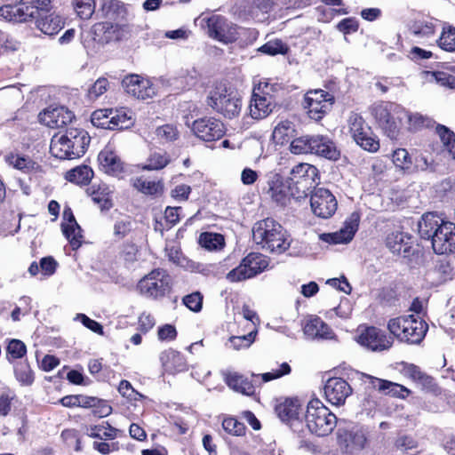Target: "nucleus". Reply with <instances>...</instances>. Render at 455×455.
<instances>
[{
	"label": "nucleus",
	"instance_id": "obj_16",
	"mask_svg": "<svg viewBox=\"0 0 455 455\" xmlns=\"http://www.w3.org/2000/svg\"><path fill=\"white\" fill-rule=\"evenodd\" d=\"M210 37L223 44L233 43L238 38V27L220 15H212L206 20Z\"/></svg>",
	"mask_w": 455,
	"mask_h": 455
},
{
	"label": "nucleus",
	"instance_id": "obj_51",
	"mask_svg": "<svg viewBox=\"0 0 455 455\" xmlns=\"http://www.w3.org/2000/svg\"><path fill=\"white\" fill-rule=\"evenodd\" d=\"M222 427L224 430L235 436L245 435L246 427L243 423L238 421L235 418L228 417L223 419Z\"/></svg>",
	"mask_w": 455,
	"mask_h": 455
},
{
	"label": "nucleus",
	"instance_id": "obj_33",
	"mask_svg": "<svg viewBox=\"0 0 455 455\" xmlns=\"http://www.w3.org/2000/svg\"><path fill=\"white\" fill-rule=\"evenodd\" d=\"M250 116L253 119H262L272 112L271 97L259 95L253 91L249 105Z\"/></svg>",
	"mask_w": 455,
	"mask_h": 455
},
{
	"label": "nucleus",
	"instance_id": "obj_20",
	"mask_svg": "<svg viewBox=\"0 0 455 455\" xmlns=\"http://www.w3.org/2000/svg\"><path fill=\"white\" fill-rule=\"evenodd\" d=\"M192 131L198 139L206 142L219 140L226 132L224 124L214 117H203L195 120Z\"/></svg>",
	"mask_w": 455,
	"mask_h": 455
},
{
	"label": "nucleus",
	"instance_id": "obj_62",
	"mask_svg": "<svg viewBox=\"0 0 455 455\" xmlns=\"http://www.w3.org/2000/svg\"><path fill=\"white\" fill-rule=\"evenodd\" d=\"M337 29L344 35L355 33L358 30L359 24L355 18H346L340 20L337 26Z\"/></svg>",
	"mask_w": 455,
	"mask_h": 455
},
{
	"label": "nucleus",
	"instance_id": "obj_40",
	"mask_svg": "<svg viewBox=\"0 0 455 455\" xmlns=\"http://www.w3.org/2000/svg\"><path fill=\"white\" fill-rule=\"evenodd\" d=\"M438 164L432 159L423 154L416 156L413 159L411 167H409V174L417 172L433 173L436 172Z\"/></svg>",
	"mask_w": 455,
	"mask_h": 455
},
{
	"label": "nucleus",
	"instance_id": "obj_56",
	"mask_svg": "<svg viewBox=\"0 0 455 455\" xmlns=\"http://www.w3.org/2000/svg\"><path fill=\"white\" fill-rule=\"evenodd\" d=\"M408 121L409 128L413 131H418L424 127H430L434 124L432 119L419 113L408 115Z\"/></svg>",
	"mask_w": 455,
	"mask_h": 455
},
{
	"label": "nucleus",
	"instance_id": "obj_18",
	"mask_svg": "<svg viewBox=\"0 0 455 455\" xmlns=\"http://www.w3.org/2000/svg\"><path fill=\"white\" fill-rule=\"evenodd\" d=\"M310 205L315 216L328 219L335 213L338 202L329 189L317 188L311 194Z\"/></svg>",
	"mask_w": 455,
	"mask_h": 455
},
{
	"label": "nucleus",
	"instance_id": "obj_57",
	"mask_svg": "<svg viewBox=\"0 0 455 455\" xmlns=\"http://www.w3.org/2000/svg\"><path fill=\"white\" fill-rule=\"evenodd\" d=\"M255 332L251 331L247 335L243 336H232L228 343L231 347L235 350H239L241 348L249 347L254 340Z\"/></svg>",
	"mask_w": 455,
	"mask_h": 455
},
{
	"label": "nucleus",
	"instance_id": "obj_63",
	"mask_svg": "<svg viewBox=\"0 0 455 455\" xmlns=\"http://www.w3.org/2000/svg\"><path fill=\"white\" fill-rule=\"evenodd\" d=\"M132 230V221L129 219H124L116 221L114 225V235L117 239H123Z\"/></svg>",
	"mask_w": 455,
	"mask_h": 455
},
{
	"label": "nucleus",
	"instance_id": "obj_1",
	"mask_svg": "<svg viewBox=\"0 0 455 455\" xmlns=\"http://www.w3.org/2000/svg\"><path fill=\"white\" fill-rule=\"evenodd\" d=\"M418 231L422 239L431 240L435 253L448 254L455 251L454 223L444 221L433 212H427L418 223Z\"/></svg>",
	"mask_w": 455,
	"mask_h": 455
},
{
	"label": "nucleus",
	"instance_id": "obj_36",
	"mask_svg": "<svg viewBox=\"0 0 455 455\" xmlns=\"http://www.w3.org/2000/svg\"><path fill=\"white\" fill-rule=\"evenodd\" d=\"M87 194L92 197V201L100 204L102 210H108L111 206L109 190L107 185H92L87 188Z\"/></svg>",
	"mask_w": 455,
	"mask_h": 455
},
{
	"label": "nucleus",
	"instance_id": "obj_29",
	"mask_svg": "<svg viewBox=\"0 0 455 455\" xmlns=\"http://www.w3.org/2000/svg\"><path fill=\"white\" fill-rule=\"evenodd\" d=\"M159 359L163 368L168 373L176 374L188 370V364L183 355L173 349L163 351Z\"/></svg>",
	"mask_w": 455,
	"mask_h": 455
},
{
	"label": "nucleus",
	"instance_id": "obj_5",
	"mask_svg": "<svg viewBox=\"0 0 455 455\" xmlns=\"http://www.w3.org/2000/svg\"><path fill=\"white\" fill-rule=\"evenodd\" d=\"M206 102L215 112L230 119L237 116L242 108L237 91L223 82L215 84L209 91Z\"/></svg>",
	"mask_w": 455,
	"mask_h": 455
},
{
	"label": "nucleus",
	"instance_id": "obj_31",
	"mask_svg": "<svg viewBox=\"0 0 455 455\" xmlns=\"http://www.w3.org/2000/svg\"><path fill=\"white\" fill-rule=\"evenodd\" d=\"M37 14L36 26L44 35L54 36L58 34L65 25L63 18L55 12Z\"/></svg>",
	"mask_w": 455,
	"mask_h": 455
},
{
	"label": "nucleus",
	"instance_id": "obj_15",
	"mask_svg": "<svg viewBox=\"0 0 455 455\" xmlns=\"http://www.w3.org/2000/svg\"><path fill=\"white\" fill-rule=\"evenodd\" d=\"M319 179L317 168L307 163L295 165L288 178L295 190L301 194V197L307 196V192L318 183Z\"/></svg>",
	"mask_w": 455,
	"mask_h": 455
},
{
	"label": "nucleus",
	"instance_id": "obj_44",
	"mask_svg": "<svg viewBox=\"0 0 455 455\" xmlns=\"http://www.w3.org/2000/svg\"><path fill=\"white\" fill-rule=\"evenodd\" d=\"M426 77L429 82H435L437 84L455 89V76L443 71H427Z\"/></svg>",
	"mask_w": 455,
	"mask_h": 455
},
{
	"label": "nucleus",
	"instance_id": "obj_34",
	"mask_svg": "<svg viewBox=\"0 0 455 455\" xmlns=\"http://www.w3.org/2000/svg\"><path fill=\"white\" fill-rule=\"evenodd\" d=\"M357 219H355L354 221L346 222L345 228L340 229L339 232L322 235V239L325 242L332 243H348L353 239L357 230Z\"/></svg>",
	"mask_w": 455,
	"mask_h": 455
},
{
	"label": "nucleus",
	"instance_id": "obj_46",
	"mask_svg": "<svg viewBox=\"0 0 455 455\" xmlns=\"http://www.w3.org/2000/svg\"><path fill=\"white\" fill-rule=\"evenodd\" d=\"M392 160L397 168L409 174V167L412 166L413 160L405 148H397L394 151Z\"/></svg>",
	"mask_w": 455,
	"mask_h": 455
},
{
	"label": "nucleus",
	"instance_id": "obj_30",
	"mask_svg": "<svg viewBox=\"0 0 455 455\" xmlns=\"http://www.w3.org/2000/svg\"><path fill=\"white\" fill-rule=\"evenodd\" d=\"M5 163L24 173H36L41 172V166L28 156L18 152H10L4 156Z\"/></svg>",
	"mask_w": 455,
	"mask_h": 455
},
{
	"label": "nucleus",
	"instance_id": "obj_54",
	"mask_svg": "<svg viewBox=\"0 0 455 455\" xmlns=\"http://www.w3.org/2000/svg\"><path fill=\"white\" fill-rule=\"evenodd\" d=\"M14 373L16 379L23 385H30L34 380L32 371L27 363H17L14 367Z\"/></svg>",
	"mask_w": 455,
	"mask_h": 455
},
{
	"label": "nucleus",
	"instance_id": "obj_14",
	"mask_svg": "<svg viewBox=\"0 0 455 455\" xmlns=\"http://www.w3.org/2000/svg\"><path fill=\"white\" fill-rule=\"evenodd\" d=\"M266 193L278 205L285 206L291 198L299 199L301 194L298 193L289 180H284L278 173L267 175Z\"/></svg>",
	"mask_w": 455,
	"mask_h": 455
},
{
	"label": "nucleus",
	"instance_id": "obj_37",
	"mask_svg": "<svg viewBox=\"0 0 455 455\" xmlns=\"http://www.w3.org/2000/svg\"><path fill=\"white\" fill-rule=\"evenodd\" d=\"M93 177V171L87 165H80L70 170L66 179L76 185L84 186L90 183Z\"/></svg>",
	"mask_w": 455,
	"mask_h": 455
},
{
	"label": "nucleus",
	"instance_id": "obj_61",
	"mask_svg": "<svg viewBox=\"0 0 455 455\" xmlns=\"http://www.w3.org/2000/svg\"><path fill=\"white\" fill-rule=\"evenodd\" d=\"M76 320H80L84 326L91 330L92 331L103 335V326L95 320L91 319L84 314H77L75 317Z\"/></svg>",
	"mask_w": 455,
	"mask_h": 455
},
{
	"label": "nucleus",
	"instance_id": "obj_50",
	"mask_svg": "<svg viewBox=\"0 0 455 455\" xmlns=\"http://www.w3.org/2000/svg\"><path fill=\"white\" fill-rule=\"evenodd\" d=\"M170 162V157L166 153L155 152L152 153L148 163L143 166V170H161L164 168Z\"/></svg>",
	"mask_w": 455,
	"mask_h": 455
},
{
	"label": "nucleus",
	"instance_id": "obj_48",
	"mask_svg": "<svg viewBox=\"0 0 455 455\" xmlns=\"http://www.w3.org/2000/svg\"><path fill=\"white\" fill-rule=\"evenodd\" d=\"M117 26L114 25L110 22H100L93 26V32L96 36H100V34H103L102 37L100 38L102 42H109L116 36H115V34L116 32Z\"/></svg>",
	"mask_w": 455,
	"mask_h": 455
},
{
	"label": "nucleus",
	"instance_id": "obj_27",
	"mask_svg": "<svg viewBox=\"0 0 455 455\" xmlns=\"http://www.w3.org/2000/svg\"><path fill=\"white\" fill-rule=\"evenodd\" d=\"M74 117V114L63 107L52 110L46 109L39 115L40 121L52 129L63 127L70 123Z\"/></svg>",
	"mask_w": 455,
	"mask_h": 455
},
{
	"label": "nucleus",
	"instance_id": "obj_32",
	"mask_svg": "<svg viewBox=\"0 0 455 455\" xmlns=\"http://www.w3.org/2000/svg\"><path fill=\"white\" fill-rule=\"evenodd\" d=\"M97 15L112 20H124L127 10L125 4L119 0H101Z\"/></svg>",
	"mask_w": 455,
	"mask_h": 455
},
{
	"label": "nucleus",
	"instance_id": "obj_13",
	"mask_svg": "<svg viewBox=\"0 0 455 455\" xmlns=\"http://www.w3.org/2000/svg\"><path fill=\"white\" fill-rule=\"evenodd\" d=\"M267 266L268 261L266 256L260 253L251 252L243 259L238 267L228 273L227 279L234 283L252 278L263 272Z\"/></svg>",
	"mask_w": 455,
	"mask_h": 455
},
{
	"label": "nucleus",
	"instance_id": "obj_49",
	"mask_svg": "<svg viewBox=\"0 0 455 455\" xmlns=\"http://www.w3.org/2000/svg\"><path fill=\"white\" fill-rule=\"evenodd\" d=\"M77 15L83 20L90 19L95 12V0H73Z\"/></svg>",
	"mask_w": 455,
	"mask_h": 455
},
{
	"label": "nucleus",
	"instance_id": "obj_3",
	"mask_svg": "<svg viewBox=\"0 0 455 455\" xmlns=\"http://www.w3.org/2000/svg\"><path fill=\"white\" fill-rule=\"evenodd\" d=\"M253 241L270 252L283 253L290 247L283 228L275 220L267 218L252 228Z\"/></svg>",
	"mask_w": 455,
	"mask_h": 455
},
{
	"label": "nucleus",
	"instance_id": "obj_4",
	"mask_svg": "<svg viewBox=\"0 0 455 455\" xmlns=\"http://www.w3.org/2000/svg\"><path fill=\"white\" fill-rule=\"evenodd\" d=\"M387 330L399 342L409 345H419L424 339L427 331V323L413 315H401L391 318L387 322Z\"/></svg>",
	"mask_w": 455,
	"mask_h": 455
},
{
	"label": "nucleus",
	"instance_id": "obj_47",
	"mask_svg": "<svg viewBox=\"0 0 455 455\" xmlns=\"http://www.w3.org/2000/svg\"><path fill=\"white\" fill-rule=\"evenodd\" d=\"M258 51L267 55L275 56L277 54H286L289 47L282 40L275 39L267 42Z\"/></svg>",
	"mask_w": 455,
	"mask_h": 455
},
{
	"label": "nucleus",
	"instance_id": "obj_19",
	"mask_svg": "<svg viewBox=\"0 0 455 455\" xmlns=\"http://www.w3.org/2000/svg\"><path fill=\"white\" fill-rule=\"evenodd\" d=\"M357 341L363 347L374 352L388 350L394 344L393 337L387 335L385 331L374 326L366 327L361 331Z\"/></svg>",
	"mask_w": 455,
	"mask_h": 455
},
{
	"label": "nucleus",
	"instance_id": "obj_41",
	"mask_svg": "<svg viewBox=\"0 0 455 455\" xmlns=\"http://www.w3.org/2000/svg\"><path fill=\"white\" fill-rule=\"evenodd\" d=\"M132 187L145 195L154 196L162 191L163 186L160 181L149 180L143 177L132 180Z\"/></svg>",
	"mask_w": 455,
	"mask_h": 455
},
{
	"label": "nucleus",
	"instance_id": "obj_2",
	"mask_svg": "<svg viewBox=\"0 0 455 455\" xmlns=\"http://www.w3.org/2000/svg\"><path fill=\"white\" fill-rule=\"evenodd\" d=\"M91 138L87 132L68 128L63 133L55 134L51 141V154L59 159H76L86 151Z\"/></svg>",
	"mask_w": 455,
	"mask_h": 455
},
{
	"label": "nucleus",
	"instance_id": "obj_43",
	"mask_svg": "<svg viewBox=\"0 0 455 455\" xmlns=\"http://www.w3.org/2000/svg\"><path fill=\"white\" fill-rule=\"evenodd\" d=\"M435 130L443 143V149L455 159V133L443 124H438Z\"/></svg>",
	"mask_w": 455,
	"mask_h": 455
},
{
	"label": "nucleus",
	"instance_id": "obj_24",
	"mask_svg": "<svg viewBox=\"0 0 455 455\" xmlns=\"http://www.w3.org/2000/svg\"><path fill=\"white\" fill-rule=\"evenodd\" d=\"M304 335L310 340L332 339L335 333L320 317H310L303 326Z\"/></svg>",
	"mask_w": 455,
	"mask_h": 455
},
{
	"label": "nucleus",
	"instance_id": "obj_59",
	"mask_svg": "<svg viewBox=\"0 0 455 455\" xmlns=\"http://www.w3.org/2000/svg\"><path fill=\"white\" fill-rule=\"evenodd\" d=\"M293 131L291 122L285 120L280 122L273 131V138L279 141L284 140Z\"/></svg>",
	"mask_w": 455,
	"mask_h": 455
},
{
	"label": "nucleus",
	"instance_id": "obj_17",
	"mask_svg": "<svg viewBox=\"0 0 455 455\" xmlns=\"http://www.w3.org/2000/svg\"><path fill=\"white\" fill-rule=\"evenodd\" d=\"M334 98L327 92L315 90L307 92L304 97V108L311 119L321 120L331 110Z\"/></svg>",
	"mask_w": 455,
	"mask_h": 455
},
{
	"label": "nucleus",
	"instance_id": "obj_35",
	"mask_svg": "<svg viewBox=\"0 0 455 455\" xmlns=\"http://www.w3.org/2000/svg\"><path fill=\"white\" fill-rule=\"evenodd\" d=\"M370 378L372 379L373 387L386 395L404 398L410 394V390L400 384L378 378Z\"/></svg>",
	"mask_w": 455,
	"mask_h": 455
},
{
	"label": "nucleus",
	"instance_id": "obj_60",
	"mask_svg": "<svg viewBox=\"0 0 455 455\" xmlns=\"http://www.w3.org/2000/svg\"><path fill=\"white\" fill-rule=\"evenodd\" d=\"M184 305L191 311L199 312L202 309L203 296L200 292H193L183 298Z\"/></svg>",
	"mask_w": 455,
	"mask_h": 455
},
{
	"label": "nucleus",
	"instance_id": "obj_9",
	"mask_svg": "<svg viewBox=\"0 0 455 455\" xmlns=\"http://www.w3.org/2000/svg\"><path fill=\"white\" fill-rule=\"evenodd\" d=\"M95 127L108 130H123L133 125L132 112L125 108L97 109L91 116Z\"/></svg>",
	"mask_w": 455,
	"mask_h": 455
},
{
	"label": "nucleus",
	"instance_id": "obj_38",
	"mask_svg": "<svg viewBox=\"0 0 455 455\" xmlns=\"http://www.w3.org/2000/svg\"><path fill=\"white\" fill-rule=\"evenodd\" d=\"M436 26L433 20H417L410 27V32L419 39H428L434 36Z\"/></svg>",
	"mask_w": 455,
	"mask_h": 455
},
{
	"label": "nucleus",
	"instance_id": "obj_22",
	"mask_svg": "<svg viewBox=\"0 0 455 455\" xmlns=\"http://www.w3.org/2000/svg\"><path fill=\"white\" fill-rule=\"evenodd\" d=\"M98 161L100 169L108 175L122 178L125 172V164L110 145L100 152Z\"/></svg>",
	"mask_w": 455,
	"mask_h": 455
},
{
	"label": "nucleus",
	"instance_id": "obj_45",
	"mask_svg": "<svg viewBox=\"0 0 455 455\" xmlns=\"http://www.w3.org/2000/svg\"><path fill=\"white\" fill-rule=\"evenodd\" d=\"M437 44L445 52H455V28L452 26L443 28Z\"/></svg>",
	"mask_w": 455,
	"mask_h": 455
},
{
	"label": "nucleus",
	"instance_id": "obj_6",
	"mask_svg": "<svg viewBox=\"0 0 455 455\" xmlns=\"http://www.w3.org/2000/svg\"><path fill=\"white\" fill-rule=\"evenodd\" d=\"M291 152L299 154H315L328 160L336 161L340 151L334 141L326 135H305L294 139L290 145Z\"/></svg>",
	"mask_w": 455,
	"mask_h": 455
},
{
	"label": "nucleus",
	"instance_id": "obj_12",
	"mask_svg": "<svg viewBox=\"0 0 455 455\" xmlns=\"http://www.w3.org/2000/svg\"><path fill=\"white\" fill-rule=\"evenodd\" d=\"M349 132L355 142L363 149L375 153L379 149V141L371 131V128L365 123L364 119L358 114H353L348 119Z\"/></svg>",
	"mask_w": 455,
	"mask_h": 455
},
{
	"label": "nucleus",
	"instance_id": "obj_64",
	"mask_svg": "<svg viewBox=\"0 0 455 455\" xmlns=\"http://www.w3.org/2000/svg\"><path fill=\"white\" fill-rule=\"evenodd\" d=\"M118 392L130 400H137V396H142L137 392L128 380H122L118 386Z\"/></svg>",
	"mask_w": 455,
	"mask_h": 455
},
{
	"label": "nucleus",
	"instance_id": "obj_23",
	"mask_svg": "<svg viewBox=\"0 0 455 455\" xmlns=\"http://www.w3.org/2000/svg\"><path fill=\"white\" fill-rule=\"evenodd\" d=\"M326 400L336 406L345 403L347 398L352 394V387L342 378H331L324 385Z\"/></svg>",
	"mask_w": 455,
	"mask_h": 455
},
{
	"label": "nucleus",
	"instance_id": "obj_21",
	"mask_svg": "<svg viewBox=\"0 0 455 455\" xmlns=\"http://www.w3.org/2000/svg\"><path fill=\"white\" fill-rule=\"evenodd\" d=\"M122 85L128 94L139 100L151 99L156 94L153 83L139 75L126 76L122 81Z\"/></svg>",
	"mask_w": 455,
	"mask_h": 455
},
{
	"label": "nucleus",
	"instance_id": "obj_55",
	"mask_svg": "<svg viewBox=\"0 0 455 455\" xmlns=\"http://www.w3.org/2000/svg\"><path fill=\"white\" fill-rule=\"evenodd\" d=\"M351 443H343L347 448L361 451L367 446V437L363 431L356 430L349 434Z\"/></svg>",
	"mask_w": 455,
	"mask_h": 455
},
{
	"label": "nucleus",
	"instance_id": "obj_39",
	"mask_svg": "<svg viewBox=\"0 0 455 455\" xmlns=\"http://www.w3.org/2000/svg\"><path fill=\"white\" fill-rule=\"evenodd\" d=\"M117 431L108 422H103L100 425L90 426L87 428V435L92 438L113 440L116 437Z\"/></svg>",
	"mask_w": 455,
	"mask_h": 455
},
{
	"label": "nucleus",
	"instance_id": "obj_11",
	"mask_svg": "<svg viewBox=\"0 0 455 455\" xmlns=\"http://www.w3.org/2000/svg\"><path fill=\"white\" fill-rule=\"evenodd\" d=\"M400 107L395 103L382 101L371 107V114L385 134L391 140L398 137L400 131L399 117L395 116Z\"/></svg>",
	"mask_w": 455,
	"mask_h": 455
},
{
	"label": "nucleus",
	"instance_id": "obj_25",
	"mask_svg": "<svg viewBox=\"0 0 455 455\" xmlns=\"http://www.w3.org/2000/svg\"><path fill=\"white\" fill-rule=\"evenodd\" d=\"M301 405L299 399L290 398L285 399L275 406V412L278 418L283 421L295 427L296 425H300L299 414L301 412Z\"/></svg>",
	"mask_w": 455,
	"mask_h": 455
},
{
	"label": "nucleus",
	"instance_id": "obj_28",
	"mask_svg": "<svg viewBox=\"0 0 455 455\" xmlns=\"http://www.w3.org/2000/svg\"><path fill=\"white\" fill-rule=\"evenodd\" d=\"M411 243V236L403 232H393L386 239V245L390 251L404 258L410 255Z\"/></svg>",
	"mask_w": 455,
	"mask_h": 455
},
{
	"label": "nucleus",
	"instance_id": "obj_26",
	"mask_svg": "<svg viewBox=\"0 0 455 455\" xmlns=\"http://www.w3.org/2000/svg\"><path fill=\"white\" fill-rule=\"evenodd\" d=\"M63 217L66 222L61 224L65 237L68 240L73 250H77L83 243L82 229L76 222L71 209H65Z\"/></svg>",
	"mask_w": 455,
	"mask_h": 455
},
{
	"label": "nucleus",
	"instance_id": "obj_7",
	"mask_svg": "<svg viewBox=\"0 0 455 455\" xmlns=\"http://www.w3.org/2000/svg\"><path fill=\"white\" fill-rule=\"evenodd\" d=\"M291 372V367L287 363H283L277 370L263 374H251V379L237 372H228L225 374L226 384L234 391L246 395H251L255 392L256 386L262 382L281 378Z\"/></svg>",
	"mask_w": 455,
	"mask_h": 455
},
{
	"label": "nucleus",
	"instance_id": "obj_53",
	"mask_svg": "<svg viewBox=\"0 0 455 455\" xmlns=\"http://www.w3.org/2000/svg\"><path fill=\"white\" fill-rule=\"evenodd\" d=\"M157 138L163 142H170L178 139L179 132L177 128L172 124H164L159 126L156 130Z\"/></svg>",
	"mask_w": 455,
	"mask_h": 455
},
{
	"label": "nucleus",
	"instance_id": "obj_42",
	"mask_svg": "<svg viewBox=\"0 0 455 455\" xmlns=\"http://www.w3.org/2000/svg\"><path fill=\"white\" fill-rule=\"evenodd\" d=\"M199 243L208 251H218L224 247V236L217 233L204 232L199 236Z\"/></svg>",
	"mask_w": 455,
	"mask_h": 455
},
{
	"label": "nucleus",
	"instance_id": "obj_10",
	"mask_svg": "<svg viewBox=\"0 0 455 455\" xmlns=\"http://www.w3.org/2000/svg\"><path fill=\"white\" fill-rule=\"evenodd\" d=\"M137 289L146 298L164 297L171 291V277L164 269H154L140 280Z\"/></svg>",
	"mask_w": 455,
	"mask_h": 455
},
{
	"label": "nucleus",
	"instance_id": "obj_8",
	"mask_svg": "<svg viewBox=\"0 0 455 455\" xmlns=\"http://www.w3.org/2000/svg\"><path fill=\"white\" fill-rule=\"evenodd\" d=\"M305 420L308 430L318 436L330 435L337 425L336 415L317 398L308 402Z\"/></svg>",
	"mask_w": 455,
	"mask_h": 455
},
{
	"label": "nucleus",
	"instance_id": "obj_58",
	"mask_svg": "<svg viewBox=\"0 0 455 455\" xmlns=\"http://www.w3.org/2000/svg\"><path fill=\"white\" fill-rule=\"evenodd\" d=\"M6 351L12 359H20L26 355L27 347L20 339H12L6 347Z\"/></svg>",
	"mask_w": 455,
	"mask_h": 455
},
{
	"label": "nucleus",
	"instance_id": "obj_52",
	"mask_svg": "<svg viewBox=\"0 0 455 455\" xmlns=\"http://www.w3.org/2000/svg\"><path fill=\"white\" fill-rule=\"evenodd\" d=\"M109 86L110 83L107 78L100 77L88 89L87 96L91 100H97L109 89Z\"/></svg>",
	"mask_w": 455,
	"mask_h": 455
}]
</instances>
